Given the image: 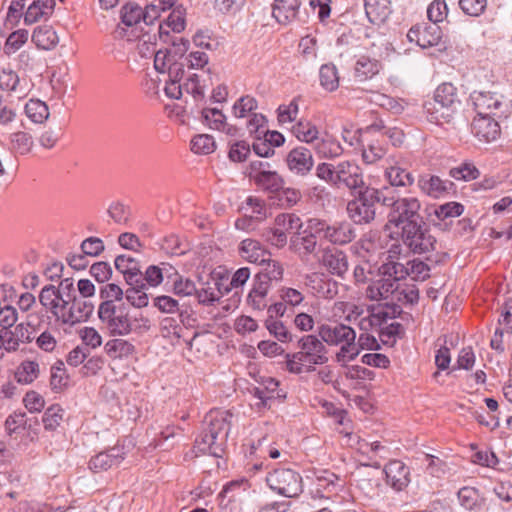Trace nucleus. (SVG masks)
Here are the masks:
<instances>
[{"mask_svg":"<svg viewBox=\"0 0 512 512\" xmlns=\"http://www.w3.org/2000/svg\"><path fill=\"white\" fill-rule=\"evenodd\" d=\"M233 414L229 410H211L203 421V429L195 440L193 452L209 454L216 458L223 456L232 424Z\"/></svg>","mask_w":512,"mask_h":512,"instance_id":"1","label":"nucleus"},{"mask_svg":"<svg viewBox=\"0 0 512 512\" xmlns=\"http://www.w3.org/2000/svg\"><path fill=\"white\" fill-rule=\"evenodd\" d=\"M315 175L326 184L337 189H347L351 193L366 186L361 167L350 160L336 164L320 162L315 167Z\"/></svg>","mask_w":512,"mask_h":512,"instance_id":"2","label":"nucleus"},{"mask_svg":"<svg viewBox=\"0 0 512 512\" xmlns=\"http://www.w3.org/2000/svg\"><path fill=\"white\" fill-rule=\"evenodd\" d=\"M389 192L388 187L377 189L369 185L360 188L352 194L354 198L347 204L348 217L355 224H368L376 217V206L381 204L383 206V197H386Z\"/></svg>","mask_w":512,"mask_h":512,"instance_id":"3","label":"nucleus"},{"mask_svg":"<svg viewBox=\"0 0 512 512\" xmlns=\"http://www.w3.org/2000/svg\"><path fill=\"white\" fill-rule=\"evenodd\" d=\"M383 206L389 209L388 222L400 228L401 231L416 223H422L424 220L420 212L421 203L418 198L413 196L396 197L390 188L386 197H383Z\"/></svg>","mask_w":512,"mask_h":512,"instance_id":"4","label":"nucleus"},{"mask_svg":"<svg viewBox=\"0 0 512 512\" xmlns=\"http://www.w3.org/2000/svg\"><path fill=\"white\" fill-rule=\"evenodd\" d=\"M460 103L457 88L445 82L436 88L433 101L425 103L424 108L430 122L442 125L453 119Z\"/></svg>","mask_w":512,"mask_h":512,"instance_id":"5","label":"nucleus"},{"mask_svg":"<svg viewBox=\"0 0 512 512\" xmlns=\"http://www.w3.org/2000/svg\"><path fill=\"white\" fill-rule=\"evenodd\" d=\"M68 277L60 280L58 286L45 285L39 293V302L56 322L67 325L68 304L71 288H68Z\"/></svg>","mask_w":512,"mask_h":512,"instance_id":"6","label":"nucleus"},{"mask_svg":"<svg viewBox=\"0 0 512 512\" xmlns=\"http://www.w3.org/2000/svg\"><path fill=\"white\" fill-rule=\"evenodd\" d=\"M97 314L103 327L112 336H126L133 331L132 320L124 303L101 302Z\"/></svg>","mask_w":512,"mask_h":512,"instance_id":"7","label":"nucleus"},{"mask_svg":"<svg viewBox=\"0 0 512 512\" xmlns=\"http://www.w3.org/2000/svg\"><path fill=\"white\" fill-rule=\"evenodd\" d=\"M309 227L315 234H318L320 241H326L334 245H345L356 237L355 229L346 221H335L330 223L323 219H309Z\"/></svg>","mask_w":512,"mask_h":512,"instance_id":"8","label":"nucleus"},{"mask_svg":"<svg viewBox=\"0 0 512 512\" xmlns=\"http://www.w3.org/2000/svg\"><path fill=\"white\" fill-rule=\"evenodd\" d=\"M266 482L271 490L287 498H295L303 491L301 475L290 468L274 469L266 476Z\"/></svg>","mask_w":512,"mask_h":512,"instance_id":"9","label":"nucleus"},{"mask_svg":"<svg viewBox=\"0 0 512 512\" xmlns=\"http://www.w3.org/2000/svg\"><path fill=\"white\" fill-rule=\"evenodd\" d=\"M297 347L299 349L296 352L297 359L304 358L308 363L306 372L314 371L316 365H324L329 360V350L318 333L302 336L297 342Z\"/></svg>","mask_w":512,"mask_h":512,"instance_id":"10","label":"nucleus"},{"mask_svg":"<svg viewBox=\"0 0 512 512\" xmlns=\"http://www.w3.org/2000/svg\"><path fill=\"white\" fill-rule=\"evenodd\" d=\"M403 244L414 254H426L436 249L437 240L431 234L425 221L416 223L401 231Z\"/></svg>","mask_w":512,"mask_h":512,"instance_id":"11","label":"nucleus"},{"mask_svg":"<svg viewBox=\"0 0 512 512\" xmlns=\"http://www.w3.org/2000/svg\"><path fill=\"white\" fill-rule=\"evenodd\" d=\"M343 487L340 477L330 470H320L314 473L310 494L314 499H330Z\"/></svg>","mask_w":512,"mask_h":512,"instance_id":"12","label":"nucleus"},{"mask_svg":"<svg viewBox=\"0 0 512 512\" xmlns=\"http://www.w3.org/2000/svg\"><path fill=\"white\" fill-rule=\"evenodd\" d=\"M68 288H71V295L68 304L67 326L73 327L79 323L86 322L94 311V304L87 298L79 297L74 286V279L68 277Z\"/></svg>","mask_w":512,"mask_h":512,"instance_id":"13","label":"nucleus"},{"mask_svg":"<svg viewBox=\"0 0 512 512\" xmlns=\"http://www.w3.org/2000/svg\"><path fill=\"white\" fill-rule=\"evenodd\" d=\"M318 336L329 346H337L347 341L356 340V332L350 326L342 323L320 324L317 326Z\"/></svg>","mask_w":512,"mask_h":512,"instance_id":"14","label":"nucleus"},{"mask_svg":"<svg viewBox=\"0 0 512 512\" xmlns=\"http://www.w3.org/2000/svg\"><path fill=\"white\" fill-rule=\"evenodd\" d=\"M285 162L289 171L300 177L311 174L314 167V157L310 149L298 146L288 152Z\"/></svg>","mask_w":512,"mask_h":512,"instance_id":"15","label":"nucleus"},{"mask_svg":"<svg viewBox=\"0 0 512 512\" xmlns=\"http://www.w3.org/2000/svg\"><path fill=\"white\" fill-rule=\"evenodd\" d=\"M410 42L426 49L437 46L442 39V30L437 24L421 23L410 28L407 33Z\"/></svg>","mask_w":512,"mask_h":512,"instance_id":"16","label":"nucleus"},{"mask_svg":"<svg viewBox=\"0 0 512 512\" xmlns=\"http://www.w3.org/2000/svg\"><path fill=\"white\" fill-rule=\"evenodd\" d=\"M471 132L479 141L490 143L500 137L501 129L491 116L476 115L471 123Z\"/></svg>","mask_w":512,"mask_h":512,"instance_id":"17","label":"nucleus"},{"mask_svg":"<svg viewBox=\"0 0 512 512\" xmlns=\"http://www.w3.org/2000/svg\"><path fill=\"white\" fill-rule=\"evenodd\" d=\"M124 447L114 446L106 451L100 452L89 461V468L94 473L107 471L118 466L124 459Z\"/></svg>","mask_w":512,"mask_h":512,"instance_id":"18","label":"nucleus"},{"mask_svg":"<svg viewBox=\"0 0 512 512\" xmlns=\"http://www.w3.org/2000/svg\"><path fill=\"white\" fill-rule=\"evenodd\" d=\"M114 265L117 271L123 274L129 286L144 287L143 273L138 261L126 255H119L115 258Z\"/></svg>","mask_w":512,"mask_h":512,"instance_id":"19","label":"nucleus"},{"mask_svg":"<svg viewBox=\"0 0 512 512\" xmlns=\"http://www.w3.org/2000/svg\"><path fill=\"white\" fill-rule=\"evenodd\" d=\"M387 484L402 491L410 483V469L400 460L390 461L384 468Z\"/></svg>","mask_w":512,"mask_h":512,"instance_id":"20","label":"nucleus"},{"mask_svg":"<svg viewBox=\"0 0 512 512\" xmlns=\"http://www.w3.org/2000/svg\"><path fill=\"white\" fill-rule=\"evenodd\" d=\"M477 115H495L502 106L501 97L494 92L474 91L471 94Z\"/></svg>","mask_w":512,"mask_h":512,"instance_id":"21","label":"nucleus"},{"mask_svg":"<svg viewBox=\"0 0 512 512\" xmlns=\"http://www.w3.org/2000/svg\"><path fill=\"white\" fill-rule=\"evenodd\" d=\"M398 284L386 276H380L379 279L371 281L366 288V297L372 301L387 300L390 296L396 298Z\"/></svg>","mask_w":512,"mask_h":512,"instance_id":"22","label":"nucleus"},{"mask_svg":"<svg viewBox=\"0 0 512 512\" xmlns=\"http://www.w3.org/2000/svg\"><path fill=\"white\" fill-rule=\"evenodd\" d=\"M302 0H274L272 16L279 24L287 25L298 18Z\"/></svg>","mask_w":512,"mask_h":512,"instance_id":"23","label":"nucleus"},{"mask_svg":"<svg viewBox=\"0 0 512 512\" xmlns=\"http://www.w3.org/2000/svg\"><path fill=\"white\" fill-rule=\"evenodd\" d=\"M306 279V284L311 287L317 297L333 299L337 296L339 285L334 279L318 274L308 276Z\"/></svg>","mask_w":512,"mask_h":512,"instance_id":"24","label":"nucleus"},{"mask_svg":"<svg viewBox=\"0 0 512 512\" xmlns=\"http://www.w3.org/2000/svg\"><path fill=\"white\" fill-rule=\"evenodd\" d=\"M322 264L334 275L343 277L348 271L347 255L335 248H326L322 253Z\"/></svg>","mask_w":512,"mask_h":512,"instance_id":"25","label":"nucleus"},{"mask_svg":"<svg viewBox=\"0 0 512 512\" xmlns=\"http://www.w3.org/2000/svg\"><path fill=\"white\" fill-rule=\"evenodd\" d=\"M238 252L241 258L255 264L264 263L271 255L259 241L250 238L241 241Z\"/></svg>","mask_w":512,"mask_h":512,"instance_id":"26","label":"nucleus"},{"mask_svg":"<svg viewBox=\"0 0 512 512\" xmlns=\"http://www.w3.org/2000/svg\"><path fill=\"white\" fill-rule=\"evenodd\" d=\"M418 186L426 195L439 198L448 191L452 182L444 181L436 175H424L419 177Z\"/></svg>","mask_w":512,"mask_h":512,"instance_id":"27","label":"nucleus"},{"mask_svg":"<svg viewBox=\"0 0 512 512\" xmlns=\"http://www.w3.org/2000/svg\"><path fill=\"white\" fill-rule=\"evenodd\" d=\"M364 8L372 24L384 23L392 12L390 0H364Z\"/></svg>","mask_w":512,"mask_h":512,"instance_id":"28","label":"nucleus"},{"mask_svg":"<svg viewBox=\"0 0 512 512\" xmlns=\"http://www.w3.org/2000/svg\"><path fill=\"white\" fill-rule=\"evenodd\" d=\"M431 209L433 211L428 213V217L433 225L440 226V222L443 221L444 225L447 226L448 223L445 221L460 216L464 211V206L458 202H448Z\"/></svg>","mask_w":512,"mask_h":512,"instance_id":"29","label":"nucleus"},{"mask_svg":"<svg viewBox=\"0 0 512 512\" xmlns=\"http://www.w3.org/2000/svg\"><path fill=\"white\" fill-rule=\"evenodd\" d=\"M158 33L160 39L169 44L170 47L165 48L167 52H171L172 61H177L182 58L189 49L190 42L188 39L171 36L169 31L165 30L162 25L158 28Z\"/></svg>","mask_w":512,"mask_h":512,"instance_id":"30","label":"nucleus"},{"mask_svg":"<svg viewBox=\"0 0 512 512\" xmlns=\"http://www.w3.org/2000/svg\"><path fill=\"white\" fill-rule=\"evenodd\" d=\"M313 147L318 157L322 159L339 157L344 151L340 142L334 136L327 133L320 139H317Z\"/></svg>","mask_w":512,"mask_h":512,"instance_id":"31","label":"nucleus"},{"mask_svg":"<svg viewBox=\"0 0 512 512\" xmlns=\"http://www.w3.org/2000/svg\"><path fill=\"white\" fill-rule=\"evenodd\" d=\"M271 282L263 279L259 275H255L253 279V287L250 290L247 301L248 303L257 310H262L266 307L265 298L271 287Z\"/></svg>","mask_w":512,"mask_h":512,"instance_id":"32","label":"nucleus"},{"mask_svg":"<svg viewBox=\"0 0 512 512\" xmlns=\"http://www.w3.org/2000/svg\"><path fill=\"white\" fill-rule=\"evenodd\" d=\"M32 41L38 48L50 50L58 44L59 38L56 31L51 26L42 25L34 29Z\"/></svg>","mask_w":512,"mask_h":512,"instance_id":"33","label":"nucleus"},{"mask_svg":"<svg viewBox=\"0 0 512 512\" xmlns=\"http://www.w3.org/2000/svg\"><path fill=\"white\" fill-rule=\"evenodd\" d=\"M104 350L111 359H122L131 356L135 346L127 340L115 338L106 342Z\"/></svg>","mask_w":512,"mask_h":512,"instance_id":"34","label":"nucleus"},{"mask_svg":"<svg viewBox=\"0 0 512 512\" xmlns=\"http://www.w3.org/2000/svg\"><path fill=\"white\" fill-rule=\"evenodd\" d=\"M385 177L393 187H409L414 183L413 175L399 165L387 167Z\"/></svg>","mask_w":512,"mask_h":512,"instance_id":"35","label":"nucleus"},{"mask_svg":"<svg viewBox=\"0 0 512 512\" xmlns=\"http://www.w3.org/2000/svg\"><path fill=\"white\" fill-rule=\"evenodd\" d=\"M0 89L15 92L19 98L26 96V91L21 85L18 74L10 69H3L0 72Z\"/></svg>","mask_w":512,"mask_h":512,"instance_id":"36","label":"nucleus"},{"mask_svg":"<svg viewBox=\"0 0 512 512\" xmlns=\"http://www.w3.org/2000/svg\"><path fill=\"white\" fill-rule=\"evenodd\" d=\"M380 63L369 57H360L355 64V77L359 81H366L379 73Z\"/></svg>","mask_w":512,"mask_h":512,"instance_id":"37","label":"nucleus"},{"mask_svg":"<svg viewBox=\"0 0 512 512\" xmlns=\"http://www.w3.org/2000/svg\"><path fill=\"white\" fill-rule=\"evenodd\" d=\"M254 183L265 191L276 193L283 188L285 182L277 171L271 170L268 173H262L261 176L254 180Z\"/></svg>","mask_w":512,"mask_h":512,"instance_id":"38","label":"nucleus"},{"mask_svg":"<svg viewBox=\"0 0 512 512\" xmlns=\"http://www.w3.org/2000/svg\"><path fill=\"white\" fill-rule=\"evenodd\" d=\"M292 133L298 140L314 145L318 139L319 131L311 122L300 120L293 126Z\"/></svg>","mask_w":512,"mask_h":512,"instance_id":"39","label":"nucleus"},{"mask_svg":"<svg viewBox=\"0 0 512 512\" xmlns=\"http://www.w3.org/2000/svg\"><path fill=\"white\" fill-rule=\"evenodd\" d=\"M408 265H404L397 261H387L379 267V275L393 279L395 284L408 276Z\"/></svg>","mask_w":512,"mask_h":512,"instance_id":"40","label":"nucleus"},{"mask_svg":"<svg viewBox=\"0 0 512 512\" xmlns=\"http://www.w3.org/2000/svg\"><path fill=\"white\" fill-rule=\"evenodd\" d=\"M26 116L34 123H43L49 117L48 106L39 99H30L25 105Z\"/></svg>","mask_w":512,"mask_h":512,"instance_id":"41","label":"nucleus"},{"mask_svg":"<svg viewBox=\"0 0 512 512\" xmlns=\"http://www.w3.org/2000/svg\"><path fill=\"white\" fill-rule=\"evenodd\" d=\"M319 78L321 86L329 91H335L339 87V76L334 64H324L320 67Z\"/></svg>","mask_w":512,"mask_h":512,"instance_id":"42","label":"nucleus"},{"mask_svg":"<svg viewBox=\"0 0 512 512\" xmlns=\"http://www.w3.org/2000/svg\"><path fill=\"white\" fill-rule=\"evenodd\" d=\"M260 265L262 268L256 274L263 279H266L271 283L273 281L278 282L282 279L284 269L278 261L267 257V260H265V262L261 263Z\"/></svg>","mask_w":512,"mask_h":512,"instance_id":"43","label":"nucleus"},{"mask_svg":"<svg viewBox=\"0 0 512 512\" xmlns=\"http://www.w3.org/2000/svg\"><path fill=\"white\" fill-rule=\"evenodd\" d=\"M318 239V234H315L311 227H309L308 220L306 229L304 230V235L297 238L294 243L298 247V250L302 251L305 255H309L315 253L318 247Z\"/></svg>","mask_w":512,"mask_h":512,"instance_id":"44","label":"nucleus"},{"mask_svg":"<svg viewBox=\"0 0 512 512\" xmlns=\"http://www.w3.org/2000/svg\"><path fill=\"white\" fill-rule=\"evenodd\" d=\"M39 374V365L34 361H24L17 368L15 372V378L18 383L30 384L32 383Z\"/></svg>","mask_w":512,"mask_h":512,"instance_id":"45","label":"nucleus"},{"mask_svg":"<svg viewBox=\"0 0 512 512\" xmlns=\"http://www.w3.org/2000/svg\"><path fill=\"white\" fill-rule=\"evenodd\" d=\"M201 118L211 129L221 130L226 127V116L217 108H203Z\"/></svg>","mask_w":512,"mask_h":512,"instance_id":"46","label":"nucleus"},{"mask_svg":"<svg viewBox=\"0 0 512 512\" xmlns=\"http://www.w3.org/2000/svg\"><path fill=\"white\" fill-rule=\"evenodd\" d=\"M63 416L64 410L60 405H51L45 410L42 417L44 428L49 431H54L62 422Z\"/></svg>","mask_w":512,"mask_h":512,"instance_id":"47","label":"nucleus"},{"mask_svg":"<svg viewBox=\"0 0 512 512\" xmlns=\"http://www.w3.org/2000/svg\"><path fill=\"white\" fill-rule=\"evenodd\" d=\"M449 174L456 180L471 181L480 176V171L472 162H463L452 168Z\"/></svg>","mask_w":512,"mask_h":512,"instance_id":"48","label":"nucleus"},{"mask_svg":"<svg viewBox=\"0 0 512 512\" xmlns=\"http://www.w3.org/2000/svg\"><path fill=\"white\" fill-rule=\"evenodd\" d=\"M215 147L214 138L208 134L197 135L191 140V150L196 154H210Z\"/></svg>","mask_w":512,"mask_h":512,"instance_id":"49","label":"nucleus"},{"mask_svg":"<svg viewBox=\"0 0 512 512\" xmlns=\"http://www.w3.org/2000/svg\"><path fill=\"white\" fill-rule=\"evenodd\" d=\"M275 225L283 229L286 235L293 231H299L302 227L301 219L293 213H282L276 216Z\"/></svg>","mask_w":512,"mask_h":512,"instance_id":"50","label":"nucleus"},{"mask_svg":"<svg viewBox=\"0 0 512 512\" xmlns=\"http://www.w3.org/2000/svg\"><path fill=\"white\" fill-rule=\"evenodd\" d=\"M102 302L108 301L111 304L123 303L125 292L115 283H108L100 288L99 291Z\"/></svg>","mask_w":512,"mask_h":512,"instance_id":"51","label":"nucleus"},{"mask_svg":"<svg viewBox=\"0 0 512 512\" xmlns=\"http://www.w3.org/2000/svg\"><path fill=\"white\" fill-rule=\"evenodd\" d=\"M142 14L143 10L140 6L128 3L121 9V22L127 27L134 26L142 20Z\"/></svg>","mask_w":512,"mask_h":512,"instance_id":"52","label":"nucleus"},{"mask_svg":"<svg viewBox=\"0 0 512 512\" xmlns=\"http://www.w3.org/2000/svg\"><path fill=\"white\" fill-rule=\"evenodd\" d=\"M258 107L257 100L250 96L244 95L240 97L233 105V114L237 118H244L248 113L253 112Z\"/></svg>","mask_w":512,"mask_h":512,"instance_id":"53","label":"nucleus"},{"mask_svg":"<svg viewBox=\"0 0 512 512\" xmlns=\"http://www.w3.org/2000/svg\"><path fill=\"white\" fill-rule=\"evenodd\" d=\"M265 324L270 334H272L277 340L281 342H289L292 340V334L283 322L276 318L268 317Z\"/></svg>","mask_w":512,"mask_h":512,"instance_id":"54","label":"nucleus"},{"mask_svg":"<svg viewBox=\"0 0 512 512\" xmlns=\"http://www.w3.org/2000/svg\"><path fill=\"white\" fill-rule=\"evenodd\" d=\"M146 289V285L144 287L130 286L125 291L126 300L136 308L146 307L149 303V298L147 293L144 291Z\"/></svg>","mask_w":512,"mask_h":512,"instance_id":"55","label":"nucleus"},{"mask_svg":"<svg viewBox=\"0 0 512 512\" xmlns=\"http://www.w3.org/2000/svg\"><path fill=\"white\" fill-rule=\"evenodd\" d=\"M215 285L217 286V292H215L213 289H201L197 290L194 295H196L198 302L200 304L204 305H210L214 302L218 301L220 297H222L224 294L228 293L230 291V287H225L224 291L221 289V285L216 282Z\"/></svg>","mask_w":512,"mask_h":512,"instance_id":"56","label":"nucleus"},{"mask_svg":"<svg viewBox=\"0 0 512 512\" xmlns=\"http://www.w3.org/2000/svg\"><path fill=\"white\" fill-rule=\"evenodd\" d=\"M33 141L32 137L23 131L11 134V147L19 154H26L30 151Z\"/></svg>","mask_w":512,"mask_h":512,"instance_id":"57","label":"nucleus"},{"mask_svg":"<svg viewBox=\"0 0 512 512\" xmlns=\"http://www.w3.org/2000/svg\"><path fill=\"white\" fill-rule=\"evenodd\" d=\"M263 239L271 245L282 248L287 243L286 232L278 226L265 228L262 232Z\"/></svg>","mask_w":512,"mask_h":512,"instance_id":"58","label":"nucleus"},{"mask_svg":"<svg viewBox=\"0 0 512 512\" xmlns=\"http://www.w3.org/2000/svg\"><path fill=\"white\" fill-rule=\"evenodd\" d=\"M267 124V118L261 113H253L249 121L247 122V129L251 136L255 140L262 138L264 129Z\"/></svg>","mask_w":512,"mask_h":512,"instance_id":"59","label":"nucleus"},{"mask_svg":"<svg viewBox=\"0 0 512 512\" xmlns=\"http://www.w3.org/2000/svg\"><path fill=\"white\" fill-rule=\"evenodd\" d=\"M408 276L415 281H424L430 276V267L423 261L412 260L407 262Z\"/></svg>","mask_w":512,"mask_h":512,"instance_id":"60","label":"nucleus"},{"mask_svg":"<svg viewBox=\"0 0 512 512\" xmlns=\"http://www.w3.org/2000/svg\"><path fill=\"white\" fill-rule=\"evenodd\" d=\"M250 153V145L246 141L240 140L230 145L228 157L233 162H244Z\"/></svg>","mask_w":512,"mask_h":512,"instance_id":"61","label":"nucleus"},{"mask_svg":"<svg viewBox=\"0 0 512 512\" xmlns=\"http://www.w3.org/2000/svg\"><path fill=\"white\" fill-rule=\"evenodd\" d=\"M167 27L173 32L180 33L185 29V9L182 6H176L169 14Z\"/></svg>","mask_w":512,"mask_h":512,"instance_id":"62","label":"nucleus"},{"mask_svg":"<svg viewBox=\"0 0 512 512\" xmlns=\"http://www.w3.org/2000/svg\"><path fill=\"white\" fill-rule=\"evenodd\" d=\"M448 7L445 0H434L427 9V15L432 24H437L447 16Z\"/></svg>","mask_w":512,"mask_h":512,"instance_id":"63","label":"nucleus"},{"mask_svg":"<svg viewBox=\"0 0 512 512\" xmlns=\"http://www.w3.org/2000/svg\"><path fill=\"white\" fill-rule=\"evenodd\" d=\"M359 349L355 341H347L342 344L340 350L336 353V361L342 365L353 361L359 354Z\"/></svg>","mask_w":512,"mask_h":512,"instance_id":"64","label":"nucleus"}]
</instances>
